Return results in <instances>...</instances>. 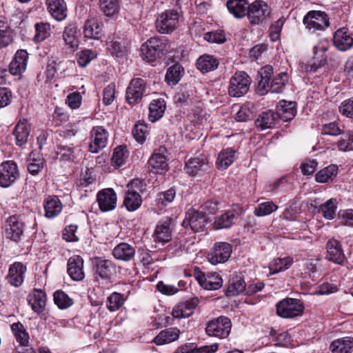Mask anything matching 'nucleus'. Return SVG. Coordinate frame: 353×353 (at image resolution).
Returning a JSON list of instances; mask_svg holds the SVG:
<instances>
[{"label": "nucleus", "instance_id": "41", "mask_svg": "<svg viewBox=\"0 0 353 353\" xmlns=\"http://www.w3.org/2000/svg\"><path fill=\"white\" fill-rule=\"evenodd\" d=\"M274 73L272 66L267 65L263 67L260 71L261 79L257 85V92L261 95L268 93V87L272 75Z\"/></svg>", "mask_w": 353, "mask_h": 353}, {"label": "nucleus", "instance_id": "44", "mask_svg": "<svg viewBox=\"0 0 353 353\" xmlns=\"http://www.w3.org/2000/svg\"><path fill=\"white\" fill-rule=\"evenodd\" d=\"M235 213L232 210H228L223 214L215 217L212 227L214 230L229 228L233 224Z\"/></svg>", "mask_w": 353, "mask_h": 353}, {"label": "nucleus", "instance_id": "4", "mask_svg": "<svg viewBox=\"0 0 353 353\" xmlns=\"http://www.w3.org/2000/svg\"><path fill=\"white\" fill-rule=\"evenodd\" d=\"M232 323L229 318L221 316L210 321L205 327V332L210 336L220 339L227 338L231 331Z\"/></svg>", "mask_w": 353, "mask_h": 353}, {"label": "nucleus", "instance_id": "58", "mask_svg": "<svg viewBox=\"0 0 353 353\" xmlns=\"http://www.w3.org/2000/svg\"><path fill=\"white\" fill-rule=\"evenodd\" d=\"M54 301L60 309H66L73 304V300L61 290L56 291L54 293Z\"/></svg>", "mask_w": 353, "mask_h": 353}, {"label": "nucleus", "instance_id": "56", "mask_svg": "<svg viewBox=\"0 0 353 353\" xmlns=\"http://www.w3.org/2000/svg\"><path fill=\"white\" fill-rule=\"evenodd\" d=\"M337 208V201L336 199H330L327 200L321 206L323 216L327 219L332 220L334 218Z\"/></svg>", "mask_w": 353, "mask_h": 353}, {"label": "nucleus", "instance_id": "2", "mask_svg": "<svg viewBox=\"0 0 353 353\" xmlns=\"http://www.w3.org/2000/svg\"><path fill=\"white\" fill-rule=\"evenodd\" d=\"M303 23L305 28L311 32L324 31L330 26L328 15L319 10L309 11L303 17Z\"/></svg>", "mask_w": 353, "mask_h": 353}, {"label": "nucleus", "instance_id": "33", "mask_svg": "<svg viewBox=\"0 0 353 353\" xmlns=\"http://www.w3.org/2000/svg\"><path fill=\"white\" fill-rule=\"evenodd\" d=\"M8 228L6 230L7 236L12 241H17L23 232V223L16 216L8 219Z\"/></svg>", "mask_w": 353, "mask_h": 353}, {"label": "nucleus", "instance_id": "11", "mask_svg": "<svg viewBox=\"0 0 353 353\" xmlns=\"http://www.w3.org/2000/svg\"><path fill=\"white\" fill-rule=\"evenodd\" d=\"M207 224V217L203 212L198 211L194 208L189 209L185 214L183 225L190 228L195 232L203 231Z\"/></svg>", "mask_w": 353, "mask_h": 353}, {"label": "nucleus", "instance_id": "14", "mask_svg": "<svg viewBox=\"0 0 353 353\" xmlns=\"http://www.w3.org/2000/svg\"><path fill=\"white\" fill-rule=\"evenodd\" d=\"M270 14L268 5L262 0H256L249 6L247 15L252 23L259 24L265 21Z\"/></svg>", "mask_w": 353, "mask_h": 353}, {"label": "nucleus", "instance_id": "42", "mask_svg": "<svg viewBox=\"0 0 353 353\" xmlns=\"http://www.w3.org/2000/svg\"><path fill=\"white\" fill-rule=\"evenodd\" d=\"M129 157V152L125 145L116 147L111 158V165L114 168H119L126 163Z\"/></svg>", "mask_w": 353, "mask_h": 353}, {"label": "nucleus", "instance_id": "45", "mask_svg": "<svg viewBox=\"0 0 353 353\" xmlns=\"http://www.w3.org/2000/svg\"><path fill=\"white\" fill-rule=\"evenodd\" d=\"M165 110V103L163 99L153 100L149 106V120L154 122L162 117Z\"/></svg>", "mask_w": 353, "mask_h": 353}, {"label": "nucleus", "instance_id": "38", "mask_svg": "<svg viewBox=\"0 0 353 353\" xmlns=\"http://www.w3.org/2000/svg\"><path fill=\"white\" fill-rule=\"evenodd\" d=\"M277 118L285 121L292 120L296 115L295 104L293 102L281 101L276 107Z\"/></svg>", "mask_w": 353, "mask_h": 353}, {"label": "nucleus", "instance_id": "52", "mask_svg": "<svg viewBox=\"0 0 353 353\" xmlns=\"http://www.w3.org/2000/svg\"><path fill=\"white\" fill-rule=\"evenodd\" d=\"M149 134L150 127L143 121H139L134 124L132 134L137 142L144 143Z\"/></svg>", "mask_w": 353, "mask_h": 353}, {"label": "nucleus", "instance_id": "27", "mask_svg": "<svg viewBox=\"0 0 353 353\" xmlns=\"http://www.w3.org/2000/svg\"><path fill=\"white\" fill-rule=\"evenodd\" d=\"M30 131V126L26 119H20L17 122L13 132L17 145L21 146L27 142Z\"/></svg>", "mask_w": 353, "mask_h": 353}, {"label": "nucleus", "instance_id": "59", "mask_svg": "<svg viewBox=\"0 0 353 353\" xmlns=\"http://www.w3.org/2000/svg\"><path fill=\"white\" fill-rule=\"evenodd\" d=\"M124 302L123 295L121 293L113 292L107 300V307L110 312L118 310Z\"/></svg>", "mask_w": 353, "mask_h": 353}, {"label": "nucleus", "instance_id": "25", "mask_svg": "<svg viewBox=\"0 0 353 353\" xmlns=\"http://www.w3.org/2000/svg\"><path fill=\"white\" fill-rule=\"evenodd\" d=\"M199 303L196 298L182 303L172 310V314L175 319L188 318L193 314L194 310Z\"/></svg>", "mask_w": 353, "mask_h": 353}, {"label": "nucleus", "instance_id": "28", "mask_svg": "<svg viewBox=\"0 0 353 353\" xmlns=\"http://www.w3.org/2000/svg\"><path fill=\"white\" fill-rule=\"evenodd\" d=\"M45 216L52 219L58 216L62 211L63 205L57 196H48L43 202Z\"/></svg>", "mask_w": 353, "mask_h": 353}, {"label": "nucleus", "instance_id": "57", "mask_svg": "<svg viewBox=\"0 0 353 353\" xmlns=\"http://www.w3.org/2000/svg\"><path fill=\"white\" fill-rule=\"evenodd\" d=\"M278 206L272 201L263 202L255 208L254 214L256 216H264L276 211Z\"/></svg>", "mask_w": 353, "mask_h": 353}, {"label": "nucleus", "instance_id": "64", "mask_svg": "<svg viewBox=\"0 0 353 353\" xmlns=\"http://www.w3.org/2000/svg\"><path fill=\"white\" fill-rule=\"evenodd\" d=\"M339 112L343 116L353 119V98L344 101L339 106Z\"/></svg>", "mask_w": 353, "mask_h": 353}, {"label": "nucleus", "instance_id": "21", "mask_svg": "<svg viewBox=\"0 0 353 353\" xmlns=\"http://www.w3.org/2000/svg\"><path fill=\"white\" fill-rule=\"evenodd\" d=\"M28 59V53L26 50H20L17 51L9 65L10 74L21 75L26 69Z\"/></svg>", "mask_w": 353, "mask_h": 353}, {"label": "nucleus", "instance_id": "47", "mask_svg": "<svg viewBox=\"0 0 353 353\" xmlns=\"http://www.w3.org/2000/svg\"><path fill=\"white\" fill-rule=\"evenodd\" d=\"M337 174V166L335 165H330L319 170L315 175V179L318 183H328L332 181Z\"/></svg>", "mask_w": 353, "mask_h": 353}, {"label": "nucleus", "instance_id": "17", "mask_svg": "<svg viewBox=\"0 0 353 353\" xmlns=\"http://www.w3.org/2000/svg\"><path fill=\"white\" fill-rule=\"evenodd\" d=\"M117 197L112 188H105L97 194V202L99 208L103 212H108L116 208Z\"/></svg>", "mask_w": 353, "mask_h": 353}, {"label": "nucleus", "instance_id": "6", "mask_svg": "<svg viewBox=\"0 0 353 353\" xmlns=\"http://www.w3.org/2000/svg\"><path fill=\"white\" fill-rule=\"evenodd\" d=\"M232 245L226 242L215 243L208 254V259L212 265L226 262L231 256Z\"/></svg>", "mask_w": 353, "mask_h": 353}, {"label": "nucleus", "instance_id": "22", "mask_svg": "<svg viewBox=\"0 0 353 353\" xmlns=\"http://www.w3.org/2000/svg\"><path fill=\"white\" fill-rule=\"evenodd\" d=\"M47 10L57 21H63L67 17V6L64 0H46Z\"/></svg>", "mask_w": 353, "mask_h": 353}, {"label": "nucleus", "instance_id": "18", "mask_svg": "<svg viewBox=\"0 0 353 353\" xmlns=\"http://www.w3.org/2000/svg\"><path fill=\"white\" fill-rule=\"evenodd\" d=\"M26 266L21 262H14L9 269L6 277L8 283L14 287L21 286L24 281Z\"/></svg>", "mask_w": 353, "mask_h": 353}, {"label": "nucleus", "instance_id": "39", "mask_svg": "<svg viewBox=\"0 0 353 353\" xmlns=\"http://www.w3.org/2000/svg\"><path fill=\"white\" fill-rule=\"evenodd\" d=\"M121 0H100V9L105 17H117L121 9Z\"/></svg>", "mask_w": 353, "mask_h": 353}, {"label": "nucleus", "instance_id": "30", "mask_svg": "<svg viewBox=\"0 0 353 353\" xmlns=\"http://www.w3.org/2000/svg\"><path fill=\"white\" fill-rule=\"evenodd\" d=\"M332 353H352L353 351V338L345 336L333 341L330 345Z\"/></svg>", "mask_w": 353, "mask_h": 353}, {"label": "nucleus", "instance_id": "60", "mask_svg": "<svg viewBox=\"0 0 353 353\" xmlns=\"http://www.w3.org/2000/svg\"><path fill=\"white\" fill-rule=\"evenodd\" d=\"M12 41L11 29L7 24L0 21V48L7 46Z\"/></svg>", "mask_w": 353, "mask_h": 353}, {"label": "nucleus", "instance_id": "19", "mask_svg": "<svg viewBox=\"0 0 353 353\" xmlns=\"http://www.w3.org/2000/svg\"><path fill=\"white\" fill-rule=\"evenodd\" d=\"M67 266L68 273L72 280L80 281L84 279L83 260L81 256H71L68 261Z\"/></svg>", "mask_w": 353, "mask_h": 353}, {"label": "nucleus", "instance_id": "54", "mask_svg": "<svg viewBox=\"0 0 353 353\" xmlns=\"http://www.w3.org/2000/svg\"><path fill=\"white\" fill-rule=\"evenodd\" d=\"M44 166V160L41 157H35V154L31 152L28 159V170L32 175H37Z\"/></svg>", "mask_w": 353, "mask_h": 353}, {"label": "nucleus", "instance_id": "1", "mask_svg": "<svg viewBox=\"0 0 353 353\" xmlns=\"http://www.w3.org/2000/svg\"><path fill=\"white\" fill-rule=\"evenodd\" d=\"M165 47L166 43L164 40L152 37L142 44L141 47L142 57L148 62L152 63L161 57Z\"/></svg>", "mask_w": 353, "mask_h": 353}, {"label": "nucleus", "instance_id": "36", "mask_svg": "<svg viewBox=\"0 0 353 353\" xmlns=\"http://www.w3.org/2000/svg\"><path fill=\"white\" fill-rule=\"evenodd\" d=\"M206 164V158L204 155L200 154L196 157L190 158L186 162L185 170L188 174L195 176L202 170V168Z\"/></svg>", "mask_w": 353, "mask_h": 353}, {"label": "nucleus", "instance_id": "12", "mask_svg": "<svg viewBox=\"0 0 353 353\" xmlns=\"http://www.w3.org/2000/svg\"><path fill=\"white\" fill-rule=\"evenodd\" d=\"M17 165L13 161H3L0 164V186L8 188L19 178Z\"/></svg>", "mask_w": 353, "mask_h": 353}, {"label": "nucleus", "instance_id": "55", "mask_svg": "<svg viewBox=\"0 0 353 353\" xmlns=\"http://www.w3.org/2000/svg\"><path fill=\"white\" fill-rule=\"evenodd\" d=\"M182 67L179 64L170 66L165 74V81L169 85H176L181 77Z\"/></svg>", "mask_w": 353, "mask_h": 353}, {"label": "nucleus", "instance_id": "13", "mask_svg": "<svg viewBox=\"0 0 353 353\" xmlns=\"http://www.w3.org/2000/svg\"><path fill=\"white\" fill-rule=\"evenodd\" d=\"M139 186L142 188V182L139 179L132 180L128 184V191L124 197L123 204L128 211H134L137 210L142 203V199L140 194L134 188L141 190Z\"/></svg>", "mask_w": 353, "mask_h": 353}, {"label": "nucleus", "instance_id": "48", "mask_svg": "<svg viewBox=\"0 0 353 353\" xmlns=\"http://www.w3.org/2000/svg\"><path fill=\"white\" fill-rule=\"evenodd\" d=\"M245 290L246 285L243 279L240 276H234L230 280L226 290V295L228 296H234L245 291Z\"/></svg>", "mask_w": 353, "mask_h": 353}, {"label": "nucleus", "instance_id": "53", "mask_svg": "<svg viewBox=\"0 0 353 353\" xmlns=\"http://www.w3.org/2000/svg\"><path fill=\"white\" fill-rule=\"evenodd\" d=\"M77 27L74 24H70L65 28L63 38L66 45L74 48L78 46L77 37Z\"/></svg>", "mask_w": 353, "mask_h": 353}, {"label": "nucleus", "instance_id": "62", "mask_svg": "<svg viewBox=\"0 0 353 353\" xmlns=\"http://www.w3.org/2000/svg\"><path fill=\"white\" fill-rule=\"evenodd\" d=\"M96 53L90 50H84L77 54V61L79 65L81 67L86 66L91 60L96 58Z\"/></svg>", "mask_w": 353, "mask_h": 353}, {"label": "nucleus", "instance_id": "9", "mask_svg": "<svg viewBox=\"0 0 353 353\" xmlns=\"http://www.w3.org/2000/svg\"><path fill=\"white\" fill-rule=\"evenodd\" d=\"M179 14L175 10H166L157 19L156 28L161 34L170 33L177 26Z\"/></svg>", "mask_w": 353, "mask_h": 353}, {"label": "nucleus", "instance_id": "23", "mask_svg": "<svg viewBox=\"0 0 353 353\" xmlns=\"http://www.w3.org/2000/svg\"><path fill=\"white\" fill-rule=\"evenodd\" d=\"M170 223L171 219L170 218H166V219L158 223L153 234L155 241L160 243H166L171 240Z\"/></svg>", "mask_w": 353, "mask_h": 353}, {"label": "nucleus", "instance_id": "49", "mask_svg": "<svg viewBox=\"0 0 353 353\" xmlns=\"http://www.w3.org/2000/svg\"><path fill=\"white\" fill-rule=\"evenodd\" d=\"M293 263L294 260L290 256L275 259L270 263V273L276 274L286 270L291 267Z\"/></svg>", "mask_w": 353, "mask_h": 353}, {"label": "nucleus", "instance_id": "7", "mask_svg": "<svg viewBox=\"0 0 353 353\" xmlns=\"http://www.w3.org/2000/svg\"><path fill=\"white\" fill-rule=\"evenodd\" d=\"M146 83L141 78L131 80L126 89L125 99L128 104L133 105L139 103L146 92Z\"/></svg>", "mask_w": 353, "mask_h": 353}, {"label": "nucleus", "instance_id": "5", "mask_svg": "<svg viewBox=\"0 0 353 353\" xmlns=\"http://www.w3.org/2000/svg\"><path fill=\"white\" fill-rule=\"evenodd\" d=\"M251 79L245 72H236L231 77L228 87V93L231 97H240L249 90Z\"/></svg>", "mask_w": 353, "mask_h": 353}, {"label": "nucleus", "instance_id": "32", "mask_svg": "<svg viewBox=\"0 0 353 353\" xmlns=\"http://www.w3.org/2000/svg\"><path fill=\"white\" fill-rule=\"evenodd\" d=\"M102 31V24L97 18H89L85 21L83 34L88 39H99Z\"/></svg>", "mask_w": 353, "mask_h": 353}, {"label": "nucleus", "instance_id": "35", "mask_svg": "<svg viewBox=\"0 0 353 353\" xmlns=\"http://www.w3.org/2000/svg\"><path fill=\"white\" fill-rule=\"evenodd\" d=\"M28 303L34 312H43L46 303V293L41 290L34 289L29 296Z\"/></svg>", "mask_w": 353, "mask_h": 353}, {"label": "nucleus", "instance_id": "37", "mask_svg": "<svg viewBox=\"0 0 353 353\" xmlns=\"http://www.w3.org/2000/svg\"><path fill=\"white\" fill-rule=\"evenodd\" d=\"M236 150L232 148L223 150L218 154L216 167L219 170H225L232 164L236 159Z\"/></svg>", "mask_w": 353, "mask_h": 353}, {"label": "nucleus", "instance_id": "46", "mask_svg": "<svg viewBox=\"0 0 353 353\" xmlns=\"http://www.w3.org/2000/svg\"><path fill=\"white\" fill-rule=\"evenodd\" d=\"M218 65L219 61L216 58L207 54L201 56L196 62L197 68L203 73L215 70Z\"/></svg>", "mask_w": 353, "mask_h": 353}, {"label": "nucleus", "instance_id": "29", "mask_svg": "<svg viewBox=\"0 0 353 353\" xmlns=\"http://www.w3.org/2000/svg\"><path fill=\"white\" fill-rule=\"evenodd\" d=\"M112 255L116 259L130 261L134 257L135 249L127 243H121L114 247Z\"/></svg>", "mask_w": 353, "mask_h": 353}, {"label": "nucleus", "instance_id": "63", "mask_svg": "<svg viewBox=\"0 0 353 353\" xmlns=\"http://www.w3.org/2000/svg\"><path fill=\"white\" fill-rule=\"evenodd\" d=\"M175 197V191L170 189L165 192L158 194L157 203L159 207L166 206L168 204L173 201Z\"/></svg>", "mask_w": 353, "mask_h": 353}, {"label": "nucleus", "instance_id": "31", "mask_svg": "<svg viewBox=\"0 0 353 353\" xmlns=\"http://www.w3.org/2000/svg\"><path fill=\"white\" fill-rule=\"evenodd\" d=\"M334 43L337 49L345 51L353 45V39L347 33L346 29L341 28L334 33Z\"/></svg>", "mask_w": 353, "mask_h": 353}, {"label": "nucleus", "instance_id": "51", "mask_svg": "<svg viewBox=\"0 0 353 353\" xmlns=\"http://www.w3.org/2000/svg\"><path fill=\"white\" fill-rule=\"evenodd\" d=\"M256 112L253 103L248 102L242 105L235 114V119L237 121H246L253 118Z\"/></svg>", "mask_w": 353, "mask_h": 353}, {"label": "nucleus", "instance_id": "34", "mask_svg": "<svg viewBox=\"0 0 353 353\" xmlns=\"http://www.w3.org/2000/svg\"><path fill=\"white\" fill-rule=\"evenodd\" d=\"M249 6L246 0H228L227 2L229 12L236 18H242L247 15Z\"/></svg>", "mask_w": 353, "mask_h": 353}, {"label": "nucleus", "instance_id": "50", "mask_svg": "<svg viewBox=\"0 0 353 353\" xmlns=\"http://www.w3.org/2000/svg\"><path fill=\"white\" fill-rule=\"evenodd\" d=\"M11 329L17 341L23 347H26L29 343V335L23 325L20 322L14 323L11 325Z\"/></svg>", "mask_w": 353, "mask_h": 353}, {"label": "nucleus", "instance_id": "26", "mask_svg": "<svg viewBox=\"0 0 353 353\" xmlns=\"http://www.w3.org/2000/svg\"><path fill=\"white\" fill-rule=\"evenodd\" d=\"M181 332L176 327H169L161 330L153 339L157 345H163L176 341Z\"/></svg>", "mask_w": 353, "mask_h": 353}, {"label": "nucleus", "instance_id": "61", "mask_svg": "<svg viewBox=\"0 0 353 353\" xmlns=\"http://www.w3.org/2000/svg\"><path fill=\"white\" fill-rule=\"evenodd\" d=\"M36 35L37 41H43L50 35V25L47 22H40L35 24Z\"/></svg>", "mask_w": 353, "mask_h": 353}, {"label": "nucleus", "instance_id": "3", "mask_svg": "<svg viewBox=\"0 0 353 353\" xmlns=\"http://www.w3.org/2000/svg\"><path fill=\"white\" fill-rule=\"evenodd\" d=\"M303 310V303L296 299L285 298L276 304L277 315L285 319H292L301 316Z\"/></svg>", "mask_w": 353, "mask_h": 353}, {"label": "nucleus", "instance_id": "43", "mask_svg": "<svg viewBox=\"0 0 353 353\" xmlns=\"http://www.w3.org/2000/svg\"><path fill=\"white\" fill-rule=\"evenodd\" d=\"M289 77L287 72H279L271 81L268 87V92L281 93L288 83Z\"/></svg>", "mask_w": 353, "mask_h": 353}, {"label": "nucleus", "instance_id": "40", "mask_svg": "<svg viewBox=\"0 0 353 353\" xmlns=\"http://www.w3.org/2000/svg\"><path fill=\"white\" fill-rule=\"evenodd\" d=\"M277 119V116L274 111L263 112L256 119L255 121L256 126L261 130L272 128L275 125Z\"/></svg>", "mask_w": 353, "mask_h": 353}, {"label": "nucleus", "instance_id": "24", "mask_svg": "<svg viewBox=\"0 0 353 353\" xmlns=\"http://www.w3.org/2000/svg\"><path fill=\"white\" fill-rule=\"evenodd\" d=\"M199 303L196 298L182 303L172 310V314L175 319L188 318L193 314L194 310Z\"/></svg>", "mask_w": 353, "mask_h": 353}, {"label": "nucleus", "instance_id": "16", "mask_svg": "<svg viewBox=\"0 0 353 353\" xmlns=\"http://www.w3.org/2000/svg\"><path fill=\"white\" fill-rule=\"evenodd\" d=\"M94 276L96 281L109 279L115 272L114 263L108 259H97L94 265Z\"/></svg>", "mask_w": 353, "mask_h": 353}, {"label": "nucleus", "instance_id": "10", "mask_svg": "<svg viewBox=\"0 0 353 353\" xmlns=\"http://www.w3.org/2000/svg\"><path fill=\"white\" fill-rule=\"evenodd\" d=\"M194 276L199 284L205 290H216L223 285V279L217 272H210L205 274L196 268L194 270Z\"/></svg>", "mask_w": 353, "mask_h": 353}, {"label": "nucleus", "instance_id": "20", "mask_svg": "<svg viewBox=\"0 0 353 353\" xmlns=\"http://www.w3.org/2000/svg\"><path fill=\"white\" fill-rule=\"evenodd\" d=\"M327 260L336 264H342L345 256L341 248L340 242L335 239H330L326 244Z\"/></svg>", "mask_w": 353, "mask_h": 353}, {"label": "nucleus", "instance_id": "8", "mask_svg": "<svg viewBox=\"0 0 353 353\" xmlns=\"http://www.w3.org/2000/svg\"><path fill=\"white\" fill-rule=\"evenodd\" d=\"M168 152L165 146L154 150L148 161L151 171L157 174H164L168 170Z\"/></svg>", "mask_w": 353, "mask_h": 353}, {"label": "nucleus", "instance_id": "15", "mask_svg": "<svg viewBox=\"0 0 353 353\" xmlns=\"http://www.w3.org/2000/svg\"><path fill=\"white\" fill-rule=\"evenodd\" d=\"M108 137L107 130L102 126L94 127L90 132L89 151L92 153H98L106 146Z\"/></svg>", "mask_w": 353, "mask_h": 353}]
</instances>
